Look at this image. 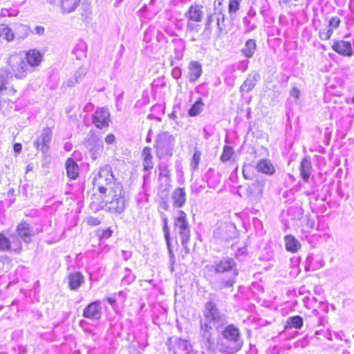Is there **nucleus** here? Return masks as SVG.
<instances>
[{"label":"nucleus","instance_id":"39","mask_svg":"<svg viewBox=\"0 0 354 354\" xmlns=\"http://www.w3.org/2000/svg\"><path fill=\"white\" fill-rule=\"evenodd\" d=\"M287 324L296 329H300L303 326V319L299 315L291 317L288 319Z\"/></svg>","mask_w":354,"mask_h":354},{"label":"nucleus","instance_id":"8","mask_svg":"<svg viewBox=\"0 0 354 354\" xmlns=\"http://www.w3.org/2000/svg\"><path fill=\"white\" fill-rule=\"evenodd\" d=\"M175 145V138L168 132H161L156 138L155 148L159 158L171 157Z\"/></svg>","mask_w":354,"mask_h":354},{"label":"nucleus","instance_id":"63","mask_svg":"<svg viewBox=\"0 0 354 354\" xmlns=\"http://www.w3.org/2000/svg\"><path fill=\"white\" fill-rule=\"evenodd\" d=\"M106 301L111 305L113 308L115 307L116 305V301L115 299L113 297H107Z\"/></svg>","mask_w":354,"mask_h":354},{"label":"nucleus","instance_id":"55","mask_svg":"<svg viewBox=\"0 0 354 354\" xmlns=\"http://www.w3.org/2000/svg\"><path fill=\"white\" fill-rule=\"evenodd\" d=\"M290 95L293 97L295 98V100L296 101H297L299 98V96H300V91L299 88H297V87H293L290 92Z\"/></svg>","mask_w":354,"mask_h":354},{"label":"nucleus","instance_id":"45","mask_svg":"<svg viewBox=\"0 0 354 354\" xmlns=\"http://www.w3.org/2000/svg\"><path fill=\"white\" fill-rule=\"evenodd\" d=\"M113 231L110 228L98 229L97 234L100 239H108L111 236Z\"/></svg>","mask_w":354,"mask_h":354},{"label":"nucleus","instance_id":"1","mask_svg":"<svg viewBox=\"0 0 354 354\" xmlns=\"http://www.w3.org/2000/svg\"><path fill=\"white\" fill-rule=\"evenodd\" d=\"M203 319L200 321L199 335L200 342L203 348L209 353L215 351V343L213 337V326L219 330L218 325L226 323L225 316L212 301H208L203 311Z\"/></svg>","mask_w":354,"mask_h":354},{"label":"nucleus","instance_id":"18","mask_svg":"<svg viewBox=\"0 0 354 354\" xmlns=\"http://www.w3.org/2000/svg\"><path fill=\"white\" fill-rule=\"evenodd\" d=\"M12 249L15 252L19 253L21 249L19 241H10L3 234L0 233V250L5 251Z\"/></svg>","mask_w":354,"mask_h":354},{"label":"nucleus","instance_id":"51","mask_svg":"<svg viewBox=\"0 0 354 354\" xmlns=\"http://www.w3.org/2000/svg\"><path fill=\"white\" fill-rule=\"evenodd\" d=\"M127 271L128 273L123 277L122 281L126 282L127 284H130L134 281L136 277L129 269H127Z\"/></svg>","mask_w":354,"mask_h":354},{"label":"nucleus","instance_id":"22","mask_svg":"<svg viewBox=\"0 0 354 354\" xmlns=\"http://www.w3.org/2000/svg\"><path fill=\"white\" fill-rule=\"evenodd\" d=\"M68 286L71 290H77L84 283V277L80 272H74L68 275Z\"/></svg>","mask_w":354,"mask_h":354},{"label":"nucleus","instance_id":"44","mask_svg":"<svg viewBox=\"0 0 354 354\" xmlns=\"http://www.w3.org/2000/svg\"><path fill=\"white\" fill-rule=\"evenodd\" d=\"M333 32V28L330 27H326L319 31V35L322 40H328L330 38Z\"/></svg>","mask_w":354,"mask_h":354},{"label":"nucleus","instance_id":"61","mask_svg":"<svg viewBox=\"0 0 354 354\" xmlns=\"http://www.w3.org/2000/svg\"><path fill=\"white\" fill-rule=\"evenodd\" d=\"M203 133L205 139H208L212 135V133L209 131V127L207 126L203 128Z\"/></svg>","mask_w":354,"mask_h":354},{"label":"nucleus","instance_id":"23","mask_svg":"<svg viewBox=\"0 0 354 354\" xmlns=\"http://www.w3.org/2000/svg\"><path fill=\"white\" fill-rule=\"evenodd\" d=\"M65 168L67 176L72 180L76 179L79 176V166L77 163L71 158L66 159Z\"/></svg>","mask_w":354,"mask_h":354},{"label":"nucleus","instance_id":"46","mask_svg":"<svg viewBox=\"0 0 354 354\" xmlns=\"http://www.w3.org/2000/svg\"><path fill=\"white\" fill-rule=\"evenodd\" d=\"M86 73H87V69L85 67H84V66L80 67L77 70V71L75 72V73L74 75V78L75 80V82H80L83 78V77L85 76Z\"/></svg>","mask_w":354,"mask_h":354},{"label":"nucleus","instance_id":"11","mask_svg":"<svg viewBox=\"0 0 354 354\" xmlns=\"http://www.w3.org/2000/svg\"><path fill=\"white\" fill-rule=\"evenodd\" d=\"M110 113L108 109L98 108L92 115L93 124L100 129L109 127Z\"/></svg>","mask_w":354,"mask_h":354},{"label":"nucleus","instance_id":"5","mask_svg":"<svg viewBox=\"0 0 354 354\" xmlns=\"http://www.w3.org/2000/svg\"><path fill=\"white\" fill-rule=\"evenodd\" d=\"M93 183L102 194H106L107 192L113 190L115 185H121V184L115 183L112 168L109 165L99 169L93 178Z\"/></svg>","mask_w":354,"mask_h":354},{"label":"nucleus","instance_id":"20","mask_svg":"<svg viewBox=\"0 0 354 354\" xmlns=\"http://www.w3.org/2000/svg\"><path fill=\"white\" fill-rule=\"evenodd\" d=\"M25 59L29 68L35 67L41 64L43 59V55L37 49H30L26 52Z\"/></svg>","mask_w":354,"mask_h":354},{"label":"nucleus","instance_id":"58","mask_svg":"<svg viewBox=\"0 0 354 354\" xmlns=\"http://www.w3.org/2000/svg\"><path fill=\"white\" fill-rule=\"evenodd\" d=\"M34 31L36 35L39 36H42L45 33V28L42 26H37Z\"/></svg>","mask_w":354,"mask_h":354},{"label":"nucleus","instance_id":"13","mask_svg":"<svg viewBox=\"0 0 354 354\" xmlns=\"http://www.w3.org/2000/svg\"><path fill=\"white\" fill-rule=\"evenodd\" d=\"M84 317L91 320H99L102 317V306L100 301L89 304L83 310Z\"/></svg>","mask_w":354,"mask_h":354},{"label":"nucleus","instance_id":"48","mask_svg":"<svg viewBox=\"0 0 354 354\" xmlns=\"http://www.w3.org/2000/svg\"><path fill=\"white\" fill-rule=\"evenodd\" d=\"M18 11L15 10H8L6 8L2 9L0 12V17H13L17 16L18 15Z\"/></svg>","mask_w":354,"mask_h":354},{"label":"nucleus","instance_id":"50","mask_svg":"<svg viewBox=\"0 0 354 354\" xmlns=\"http://www.w3.org/2000/svg\"><path fill=\"white\" fill-rule=\"evenodd\" d=\"M239 8V2L238 0H230L229 3L230 13L236 12Z\"/></svg>","mask_w":354,"mask_h":354},{"label":"nucleus","instance_id":"36","mask_svg":"<svg viewBox=\"0 0 354 354\" xmlns=\"http://www.w3.org/2000/svg\"><path fill=\"white\" fill-rule=\"evenodd\" d=\"M0 37H3L8 41H13L15 39L13 31L6 24H0Z\"/></svg>","mask_w":354,"mask_h":354},{"label":"nucleus","instance_id":"47","mask_svg":"<svg viewBox=\"0 0 354 354\" xmlns=\"http://www.w3.org/2000/svg\"><path fill=\"white\" fill-rule=\"evenodd\" d=\"M252 225L257 233L263 234V226L262 222L257 218H254L252 219Z\"/></svg>","mask_w":354,"mask_h":354},{"label":"nucleus","instance_id":"28","mask_svg":"<svg viewBox=\"0 0 354 354\" xmlns=\"http://www.w3.org/2000/svg\"><path fill=\"white\" fill-rule=\"evenodd\" d=\"M285 247L286 250L291 252H297L300 248L301 244L299 241L292 235H286L284 237Z\"/></svg>","mask_w":354,"mask_h":354},{"label":"nucleus","instance_id":"33","mask_svg":"<svg viewBox=\"0 0 354 354\" xmlns=\"http://www.w3.org/2000/svg\"><path fill=\"white\" fill-rule=\"evenodd\" d=\"M86 44L82 40H80L73 49V53L75 55L77 59H81L82 58L85 57L86 56Z\"/></svg>","mask_w":354,"mask_h":354},{"label":"nucleus","instance_id":"38","mask_svg":"<svg viewBox=\"0 0 354 354\" xmlns=\"http://www.w3.org/2000/svg\"><path fill=\"white\" fill-rule=\"evenodd\" d=\"M203 109V103L201 99L197 100L189 109V115L190 116L198 115Z\"/></svg>","mask_w":354,"mask_h":354},{"label":"nucleus","instance_id":"2","mask_svg":"<svg viewBox=\"0 0 354 354\" xmlns=\"http://www.w3.org/2000/svg\"><path fill=\"white\" fill-rule=\"evenodd\" d=\"M29 71L28 64L22 55H11L8 59V67L0 69V94L15 95L16 90L10 84L13 77L17 79L24 78Z\"/></svg>","mask_w":354,"mask_h":354},{"label":"nucleus","instance_id":"40","mask_svg":"<svg viewBox=\"0 0 354 354\" xmlns=\"http://www.w3.org/2000/svg\"><path fill=\"white\" fill-rule=\"evenodd\" d=\"M161 218L162 221V230L164 232L166 243L169 246V228L168 226V218L165 214H162Z\"/></svg>","mask_w":354,"mask_h":354},{"label":"nucleus","instance_id":"42","mask_svg":"<svg viewBox=\"0 0 354 354\" xmlns=\"http://www.w3.org/2000/svg\"><path fill=\"white\" fill-rule=\"evenodd\" d=\"M233 154V148L230 146H225L223 149L222 155L221 156V160L222 162L228 161L229 160H230Z\"/></svg>","mask_w":354,"mask_h":354},{"label":"nucleus","instance_id":"15","mask_svg":"<svg viewBox=\"0 0 354 354\" xmlns=\"http://www.w3.org/2000/svg\"><path fill=\"white\" fill-rule=\"evenodd\" d=\"M332 49L342 56L351 57L353 55L351 44L348 41H335L332 45Z\"/></svg>","mask_w":354,"mask_h":354},{"label":"nucleus","instance_id":"24","mask_svg":"<svg viewBox=\"0 0 354 354\" xmlns=\"http://www.w3.org/2000/svg\"><path fill=\"white\" fill-rule=\"evenodd\" d=\"M259 79V75L257 73H252L248 74L246 80L240 87L241 92H250L256 85Z\"/></svg>","mask_w":354,"mask_h":354},{"label":"nucleus","instance_id":"57","mask_svg":"<svg viewBox=\"0 0 354 354\" xmlns=\"http://www.w3.org/2000/svg\"><path fill=\"white\" fill-rule=\"evenodd\" d=\"M164 30L169 36L176 35V32L174 29L170 25L165 26L164 28Z\"/></svg>","mask_w":354,"mask_h":354},{"label":"nucleus","instance_id":"12","mask_svg":"<svg viewBox=\"0 0 354 354\" xmlns=\"http://www.w3.org/2000/svg\"><path fill=\"white\" fill-rule=\"evenodd\" d=\"M52 138V130L49 127L44 128L40 136L34 142V146L41 150L45 153L48 152L49 148V144Z\"/></svg>","mask_w":354,"mask_h":354},{"label":"nucleus","instance_id":"59","mask_svg":"<svg viewBox=\"0 0 354 354\" xmlns=\"http://www.w3.org/2000/svg\"><path fill=\"white\" fill-rule=\"evenodd\" d=\"M122 258L125 261H127V260H129L131 257L132 252L131 251H128V250H122Z\"/></svg>","mask_w":354,"mask_h":354},{"label":"nucleus","instance_id":"30","mask_svg":"<svg viewBox=\"0 0 354 354\" xmlns=\"http://www.w3.org/2000/svg\"><path fill=\"white\" fill-rule=\"evenodd\" d=\"M14 30L15 38L17 39H26L30 32V27L22 24H16Z\"/></svg>","mask_w":354,"mask_h":354},{"label":"nucleus","instance_id":"17","mask_svg":"<svg viewBox=\"0 0 354 354\" xmlns=\"http://www.w3.org/2000/svg\"><path fill=\"white\" fill-rule=\"evenodd\" d=\"M187 77L191 83L196 82L203 73L202 65L196 61H192L188 64Z\"/></svg>","mask_w":354,"mask_h":354},{"label":"nucleus","instance_id":"27","mask_svg":"<svg viewBox=\"0 0 354 354\" xmlns=\"http://www.w3.org/2000/svg\"><path fill=\"white\" fill-rule=\"evenodd\" d=\"M299 172L301 178L305 182H308L312 173V165L309 158H304L302 160L299 166Z\"/></svg>","mask_w":354,"mask_h":354},{"label":"nucleus","instance_id":"41","mask_svg":"<svg viewBox=\"0 0 354 354\" xmlns=\"http://www.w3.org/2000/svg\"><path fill=\"white\" fill-rule=\"evenodd\" d=\"M164 177L167 181L169 180L170 178V169L169 166L165 163H161L159 165V178Z\"/></svg>","mask_w":354,"mask_h":354},{"label":"nucleus","instance_id":"16","mask_svg":"<svg viewBox=\"0 0 354 354\" xmlns=\"http://www.w3.org/2000/svg\"><path fill=\"white\" fill-rule=\"evenodd\" d=\"M17 235L25 242L28 243L31 241L35 233L30 225L24 221L21 222L17 227Z\"/></svg>","mask_w":354,"mask_h":354},{"label":"nucleus","instance_id":"56","mask_svg":"<svg viewBox=\"0 0 354 354\" xmlns=\"http://www.w3.org/2000/svg\"><path fill=\"white\" fill-rule=\"evenodd\" d=\"M243 23L246 26V31L247 32H250L255 28V26L254 24L250 25V21L247 17H245L243 19Z\"/></svg>","mask_w":354,"mask_h":354},{"label":"nucleus","instance_id":"26","mask_svg":"<svg viewBox=\"0 0 354 354\" xmlns=\"http://www.w3.org/2000/svg\"><path fill=\"white\" fill-rule=\"evenodd\" d=\"M256 169L259 172L266 175H272L275 172V168L271 160L268 159H261L257 163Z\"/></svg>","mask_w":354,"mask_h":354},{"label":"nucleus","instance_id":"52","mask_svg":"<svg viewBox=\"0 0 354 354\" xmlns=\"http://www.w3.org/2000/svg\"><path fill=\"white\" fill-rule=\"evenodd\" d=\"M86 223L91 226H97L100 224V221L95 217L90 216L86 220Z\"/></svg>","mask_w":354,"mask_h":354},{"label":"nucleus","instance_id":"43","mask_svg":"<svg viewBox=\"0 0 354 354\" xmlns=\"http://www.w3.org/2000/svg\"><path fill=\"white\" fill-rule=\"evenodd\" d=\"M201 153L196 149L191 160L190 167L193 170L198 169L199 162L201 160Z\"/></svg>","mask_w":354,"mask_h":354},{"label":"nucleus","instance_id":"9","mask_svg":"<svg viewBox=\"0 0 354 354\" xmlns=\"http://www.w3.org/2000/svg\"><path fill=\"white\" fill-rule=\"evenodd\" d=\"M203 9V7L201 5L193 4L185 13V17L187 19V30L198 32L201 28L199 23L202 21L204 17Z\"/></svg>","mask_w":354,"mask_h":354},{"label":"nucleus","instance_id":"21","mask_svg":"<svg viewBox=\"0 0 354 354\" xmlns=\"http://www.w3.org/2000/svg\"><path fill=\"white\" fill-rule=\"evenodd\" d=\"M174 46V57L176 60H181L185 50V41L181 38H174L171 40Z\"/></svg>","mask_w":354,"mask_h":354},{"label":"nucleus","instance_id":"54","mask_svg":"<svg viewBox=\"0 0 354 354\" xmlns=\"http://www.w3.org/2000/svg\"><path fill=\"white\" fill-rule=\"evenodd\" d=\"M171 75L174 79H179L182 75L181 69L178 67H175L171 71Z\"/></svg>","mask_w":354,"mask_h":354},{"label":"nucleus","instance_id":"14","mask_svg":"<svg viewBox=\"0 0 354 354\" xmlns=\"http://www.w3.org/2000/svg\"><path fill=\"white\" fill-rule=\"evenodd\" d=\"M265 187V183L263 180H256L250 184L247 189V196L252 201H258L262 197Z\"/></svg>","mask_w":354,"mask_h":354},{"label":"nucleus","instance_id":"10","mask_svg":"<svg viewBox=\"0 0 354 354\" xmlns=\"http://www.w3.org/2000/svg\"><path fill=\"white\" fill-rule=\"evenodd\" d=\"M168 348L173 354H184L189 349H192L190 342L180 337H171L167 341Z\"/></svg>","mask_w":354,"mask_h":354},{"label":"nucleus","instance_id":"31","mask_svg":"<svg viewBox=\"0 0 354 354\" xmlns=\"http://www.w3.org/2000/svg\"><path fill=\"white\" fill-rule=\"evenodd\" d=\"M257 50V44L254 39H248L241 49V53L247 58H251L253 57Z\"/></svg>","mask_w":354,"mask_h":354},{"label":"nucleus","instance_id":"60","mask_svg":"<svg viewBox=\"0 0 354 354\" xmlns=\"http://www.w3.org/2000/svg\"><path fill=\"white\" fill-rule=\"evenodd\" d=\"M114 141H115V136L112 133H110V134L107 135V136L105 138V142L108 145L113 144Z\"/></svg>","mask_w":354,"mask_h":354},{"label":"nucleus","instance_id":"62","mask_svg":"<svg viewBox=\"0 0 354 354\" xmlns=\"http://www.w3.org/2000/svg\"><path fill=\"white\" fill-rule=\"evenodd\" d=\"M167 245L168 250H169L171 263V264H174L175 262V257H174V254L171 249V243H169V246L167 244Z\"/></svg>","mask_w":354,"mask_h":354},{"label":"nucleus","instance_id":"25","mask_svg":"<svg viewBox=\"0 0 354 354\" xmlns=\"http://www.w3.org/2000/svg\"><path fill=\"white\" fill-rule=\"evenodd\" d=\"M151 149L149 147H145L142 151V166L145 171H149L153 168V156Z\"/></svg>","mask_w":354,"mask_h":354},{"label":"nucleus","instance_id":"19","mask_svg":"<svg viewBox=\"0 0 354 354\" xmlns=\"http://www.w3.org/2000/svg\"><path fill=\"white\" fill-rule=\"evenodd\" d=\"M171 200L174 207H183L187 200L185 189L182 187L176 188L171 194Z\"/></svg>","mask_w":354,"mask_h":354},{"label":"nucleus","instance_id":"4","mask_svg":"<svg viewBox=\"0 0 354 354\" xmlns=\"http://www.w3.org/2000/svg\"><path fill=\"white\" fill-rule=\"evenodd\" d=\"M223 339L227 344L218 342L216 348L221 353H233L240 350L241 343L240 342L241 333L239 329L234 324L227 326L222 331Z\"/></svg>","mask_w":354,"mask_h":354},{"label":"nucleus","instance_id":"3","mask_svg":"<svg viewBox=\"0 0 354 354\" xmlns=\"http://www.w3.org/2000/svg\"><path fill=\"white\" fill-rule=\"evenodd\" d=\"M204 274L206 277H212V274H218L220 279L213 282L212 286L215 290H222L233 286L239 272L234 259L225 257L213 265L206 266Z\"/></svg>","mask_w":354,"mask_h":354},{"label":"nucleus","instance_id":"35","mask_svg":"<svg viewBox=\"0 0 354 354\" xmlns=\"http://www.w3.org/2000/svg\"><path fill=\"white\" fill-rule=\"evenodd\" d=\"M221 11L219 9H215L214 12L212 15H209L205 21V29L204 32H207V34H210L211 32V25L213 22H216L218 20V12Z\"/></svg>","mask_w":354,"mask_h":354},{"label":"nucleus","instance_id":"34","mask_svg":"<svg viewBox=\"0 0 354 354\" xmlns=\"http://www.w3.org/2000/svg\"><path fill=\"white\" fill-rule=\"evenodd\" d=\"M103 151L104 145L102 141L97 140L95 144L90 149L92 159L95 160L102 153Z\"/></svg>","mask_w":354,"mask_h":354},{"label":"nucleus","instance_id":"32","mask_svg":"<svg viewBox=\"0 0 354 354\" xmlns=\"http://www.w3.org/2000/svg\"><path fill=\"white\" fill-rule=\"evenodd\" d=\"M287 215L292 221L300 220L303 216V210L300 207L292 206L288 209Z\"/></svg>","mask_w":354,"mask_h":354},{"label":"nucleus","instance_id":"37","mask_svg":"<svg viewBox=\"0 0 354 354\" xmlns=\"http://www.w3.org/2000/svg\"><path fill=\"white\" fill-rule=\"evenodd\" d=\"M216 27L219 35L227 32L225 14L221 10L218 12V17L216 21Z\"/></svg>","mask_w":354,"mask_h":354},{"label":"nucleus","instance_id":"64","mask_svg":"<svg viewBox=\"0 0 354 354\" xmlns=\"http://www.w3.org/2000/svg\"><path fill=\"white\" fill-rule=\"evenodd\" d=\"M22 149V147H21V145L19 144V143H16L15 145H14V151L17 153H19L21 152Z\"/></svg>","mask_w":354,"mask_h":354},{"label":"nucleus","instance_id":"49","mask_svg":"<svg viewBox=\"0 0 354 354\" xmlns=\"http://www.w3.org/2000/svg\"><path fill=\"white\" fill-rule=\"evenodd\" d=\"M340 24V19L338 17H333L328 23V26L327 27H330L333 28V30L337 28Z\"/></svg>","mask_w":354,"mask_h":354},{"label":"nucleus","instance_id":"7","mask_svg":"<svg viewBox=\"0 0 354 354\" xmlns=\"http://www.w3.org/2000/svg\"><path fill=\"white\" fill-rule=\"evenodd\" d=\"M106 197L111 196V199H105L109 211L114 213H122L127 207V200L124 198V192L122 186L115 185L113 189L106 194Z\"/></svg>","mask_w":354,"mask_h":354},{"label":"nucleus","instance_id":"6","mask_svg":"<svg viewBox=\"0 0 354 354\" xmlns=\"http://www.w3.org/2000/svg\"><path fill=\"white\" fill-rule=\"evenodd\" d=\"M174 226L175 232L179 236L183 248H187L190 240L191 230L187 214L184 211H177L174 216Z\"/></svg>","mask_w":354,"mask_h":354},{"label":"nucleus","instance_id":"29","mask_svg":"<svg viewBox=\"0 0 354 354\" xmlns=\"http://www.w3.org/2000/svg\"><path fill=\"white\" fill-rule=\"evenodd\" d=\"M59 5L62 13L68 14L75 11L79 5V0H59Z\"/></svg>","mask_w":354,"mask_h":354},{"label":"nucleus","instance_id":"53","mask_svg":"<svg viewBox=\"0 0 354 354\" xmlns=\"http://www.w3.org/2000/svg\"><path fill=\"white\" fill-rule=\"evenodd\" d=\"M248 62H249L248 60H243L240 62L237 66L238 70L241 72H245L248 69Z\"/></svg>","mask_w":354,"mask_h":354}]
</instances>
